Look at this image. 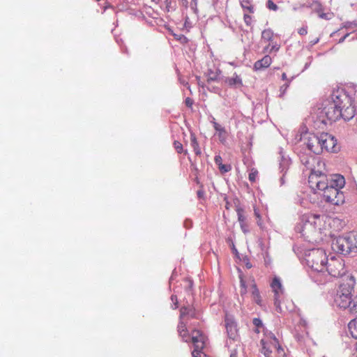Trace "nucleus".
<instances>
[{
	"instance_id": "nucleus-46",
	"label": "nucleus",
	"mask_w": 357,
	"mask_h": 357,
	"mask_svg": "<svg viewBox=\"0 0 357 357\" xmlns=\"http://www.w3.org/2000/svg\"><path fill=\"white\" fill-rule=\"evenodd\" d=\"M298 33L301 36L306 35L307 33V26H303L298 30Z\"/></svg>"
},
{
	"instance_id": "nucleus-62",
	"label": "nucleus",
	"mask_w": 357,
	"mask_h": 357,
	"mask_svg": "<svg viewBox=\"0 0 357 357\" xmlns=\"http://www.w3.org/2000/svg\"><path fill=\"white\" fill-rule=\"evenodd\" d=\"M269 47H270V45H268L266 47H265L264 48L263 52H264V53L267 52L268 51Z\"/></svg>"
},
{
	"instance_id": "nucleus-39",
	"label": "nucleus",
	"mask_w": 357,
	"mask_h": 357,
	"mask_svg": "<svg viewBox=\"0 0 357 357\" xmlns=\"http://www.w3.org/2000/svg\"><path fill=\"white\" fill-rule=\"evenodd\" d=\"M182 44H185L188 42V39L184 35H180L178 38H176Z\"/></svg>"
},
{
	"instance_id": "nucleus-10",
	"label": "nucleus",
	"mask_w": 357,
	"mask_h": 357,
	"mask_svg": "<svg viewBox=\"0 0 357 357\" xmlns=\"http://www.w3.org/2000/svg\"><path fill=\"white\" fill-rule=\"evenodd\" d=\"M271 287L274 292V305L276 310L279 312L282 311L280 307V296L283 294L284 289L282 287L280 280L278 277H275L271 284Z\"/></svg>"
},
{
	"instance_id": "nucleus-61",
	"label": "nucleus",
	"mask_w": 357,
	"mask_h": 357,
	"mask_svg": "<svg viewBox=\"0 0 357 357\" xmlns=\"http://www.w3.org/2000/svg\"><path fill=\"white\" fill-rule=\"evenodd\" d=\"M247 292L246 288L242 289L241 288V295L243 296Z\"/></svg>"
},
{
	"instance_id": "nucleus-6",
	"label": "nucleus",
	"mask_w": 357,
	"mask_h": 357,
	"mask_svg": "<svg viewBox=\"0 0 357 357\" xmlns=\"http://www.w3.org/2000/svg\"><path fill=\"white\" fill-rule=\"evenodd\" d=\"M298 156L302 165L306 169L311 172L309 176V182L314 183V181L319 178V172H321L314 169V164L319 161V158H316L312 153H306V150L301 151Z\"/></svg>"
},
{
	"instance_id": "nucleus-50",
	"label": "nucleus",
	"mask_w": 357,
	"mask_h": 357,
	"mask_svg": "<svg viewBox=\"0 0 357 357\" xmlns=\"http://www.w3.org/2000/svg\"><path fill=\"white\" fill-rule=\"evenodd\" d=\"M279 49H280V45H278V44L273 45L271 48L269 50V52L271 53L273 51L278 52L279 50Z\"/></svg>"
},
{
	"instance_id": "nucleus-31",
	"label": "nucleus",
	"mask_w": 357,
	"mask_h": 357,
	"mask_svg": "<svg viewBox=\"0 0 357 357\" xmlns=\"http://www.w3.org/2000/svg\"><path fill=\"white\" fill-rule=\"evenodd\" d=\"M213 127L214 129L219 132L220 137L221 136L222 133L225 132V129L216 122H213Z\"/></svg>"
},
{
	"instance_id": "nucleus-30",
	"label": "nucleus",
	"mask_w": 357,
	"mask_h": 357,
	"mask_svg": "<svg viewBox=\"0 0 357 357\" xmlns=\"http://www.w3.org/2000/svg\"><path fill=\"white\" fill-rule=\"evenodd\" d=\"M218 169L222 174H225L231 169V167L228 164H222L218 167Z\"/></svg>"
},
{
	"instance_id": "nucleus-59",
	"label": "nucleus",
	"mask_w": 357,
	"mask_h": 357,
	"mask_svg": "<svg viewBox=\"0 0 357 357\" xmlns=\"http://www.w3.org/2000/svg\"><path fill=\"white\" fill-rule=\"evenodd\" d=\"M247 225H245V223H243V227H241L242 231H243V233H247L248 232V229L247 228Z\"/></svg>"
},
{
	"instance_id": "nucleus-29",
	"label": "nucleus",
	"mask_w": 357,
	"mask_h": 357,
	"mask_svg": "<svg viewBox=\"0 0 357 357\" xmlns=\"http://www.w3.org/2000/svg\"><path fill=\"white\" fill-rule=\"evenodd\" d=\"M241 4L243 9L248 10L251 13H254V8L251 5H250L249 0H243Z\"/></svg>"
},
{
	"instance_id": "nucleus-12",
	"label": "nucleus",
	"mask_w": 357,
	"mask_h": 357,
	"mask_svg": "<svg viewBox=\"0 0 357 357\" xmlns=\"http://www.w3.org/2000/svg\"><path fill=\"white\" fill-rule=\"evenodd\" d=\"M325 181L328 183V187H335V188L342 189L345 185V179L341 174L330 175L328 178L325 175Z\"/></svg>"
},
{
	"instance_id": "nucleus-45",
	"label": "nucleus",
	"mask_w": 357,
	"mask_h": 357,
	"mask_svg": "<svg viewBox=\"0 0 357 357\" xmlns=\"http://www.w3.org/2000/svg\"><path fill=\"white\" fill-rule=\"evenodd\" d=\"M183 225L186 229H190L192 226V222L190 220L187 219L184 221Z\"/></svg>"
},
{
	"instance_id": "nucleus-54",
	"label": "nucleus",
	"mask_w": 357,
	"mask_h": 357,
	"mask_svg": "<svg viewBox=\"0 0 357 357\" xmlns=\"http://www.w3.org/2000/svg\"><path fill=\"white\" fill-rule=\"evenodd\" d=\"M193 282L192 280H188V286L185 288L187 291H190L192 288Z\"/></svg>"
},
{
	"instance_id": "nucleus-22",
	"label": "nucleus",
	"mask_w": 357,
	"mask_h": 357,
	"mask_svg": "<svg viewBox=\"0 0 357 357\" xmlns=\"http://www.w3.org/2000/svg\"><path fill=\"white\" fill-rule=\"evenodd\" d=\"M178 332L179 335L182 337L183 340L184 342H188V337L185 338L187 337L186 334V324L184 323L183 319L179 320V323L178 325Z\"/></svg>"
},
{
	"instance_id": "nucleus-11",
	"label": "nucleus",
	"mask_w": 357,
	"mask_h": 357,
	"mask_svg": "<svg viewBox=\"0 0 357 357\" xmlns=\"http://www.w3.org/2000/svg\"><path fill=\"white\" fill-rule=\"evenodd\" d=\"M355 114H357V106H351V101L349 103L344 102L341 107V116L344 121H349Z\"/></svg>"
},
{
	"instance_id": "nucleus-32",
	"label": "nucleus",
	"mask_w": 357,
	"mask_h": 357,
	"mask_svg": "<svg viewBox=\"0 0 357 357\" xmlns=\"http://www.w3.org/2000/svg\"><path fill=\"white\" fill-rule=\"evenodd\" d=\"M266 7L269 10H272L274 11H276L278 9V6L272 1V0H268L266 2Z\"/></svg>"
},
{
	"instance_id": "nucleus-16",
	"label": "nucleus",
	"mask_w": 357,
	"mask_h": 357,
	"mask_svg": "<svg viewBox=\"0 0 357 357\" xmlns=\"http://www.w3.org/2000/svg\"><path fill=\"white\" fill-rule=\"evenodd\" d=\"M272 63V59L269 55H265L261 59L257 61L254 64V70L256 71L267 68Z\"/></svg>"
},
{
	"instance_id": "nucleus-55",
	"label": "nucleus",
	"mask_w": 357,
	"mask_h": 357,
	"mask_svg": "<svg viewBox=\"0 0 357 357\" xmlns=\"http://www.w3.org/2000/svg\"><path fill=\"white\" fill-rule=\"evenodd\" d=\"M231 248L232 252L234 254H235L236 255L238 254V252L237 249L236 248L233 242H231Z\"/></svg>"
},
{
	"instance_id": "nucleus-37",
	"label": "nucleus",
	"mask_w": 357,
	"mask_h": 357,
	"mask_svg": "<svg viewBox=\"0 0 357 357\" xmlns=\"http://www.w3.org/2000/svg\"><path fill=\"white\" fill-rule=\"evenodd\" d=\"M252 324L257 327L260 328L263 326V323L261 319L259 318H254L252 319Z\"/></svg>"
},
{
	"instance_id": "nucleus-44",
	"label": "nucleus",
	"mask_w": 357,
	"mask_h": 357,
	"mask_svg": "<svg viewBox=\"0 0 357 357\" xmlns=\"http://www.w3.org/2000/svg\"><path fill=\"white\" fill-rule=\"evenodd\" d=\"M314 5L316 6V8L321 6L320 3L319 1H313L312 3H310V2H307V3L306 4V6L309 7V8H311Z\"/></svg>"
},
{
	"instance_id": "nucleus-33",
	"label": "nucleus",
	"mask_w": 357,
	"mask_h": 357,
	"mask_svg": "<svg viewBox=\"0 0 357 357\" xmlns=\"http://www.w3.org/2000/svg\"><path fill=\"white\" fill-rule=\"evenodd\" d=\"M174 146L178 153H181L183 151V145L178 141H174Z\"/></svg>"
},
{
	"instance_id": "nucleus-13",
	"label": "nucleus",
	"mask_w": 357,
	"mask_h": 357,
	"mask_svg": "<svg viewBox=\"0 0 357 357\" xmlns=\"http://www.w3.org/2000/svg\"><path fill=\"white\" fill-rule=\"evenodd\" d=\"M191 340L194 347L204 349L207 338L200 331L195 329L192 332Z\"/></svg>"
},
{
	"instance_id": "nucleus-43",
	"label": "nucleus",
	"mask_w": 357,
	"mask_h": 357,
	"mask_svg": "<svg viewBox=\"0 0 357 357\" xmlns=\"http://www.w3.org/2000/svg\"><path fill=\"white\" fill-rule=\"evenodd\" d=\"M207 89L208 91H212L215 93H220V89L218 86H211V87L208 86Z\"/></svg>"
},
{
	"instance_id": "nucleus-27",
	"label": "nucleus",
	"mask_w": 357,
	"mask_h": 357,
	"mask_svg": "<svg viewBox=\"0 0 357 357\" xmlns=\"http://www.w3.org/2000/svg\"><path fill=\"white\" fill-rule=\"evenodd\" d=\"M236 212L240 226L241 227H243V223H245L246 219L245 216L243 215V209L238 208Z\"/></svg>"
},
{
	"instance_id": "nucleus-8",
	"label": "nucleus",
	"mask_w": 357,
	"mask_h": 357,
	"mask_svg": "<svg viewBox=\"0 0 357 357\" xmlns=\"http://www.w3.org/2000/svg\"><path fill=\"white\" fill-rule=\"evenodd\" d=\"M303 144L305 145L307 150L313 154L319 155L322 153L321 146V134L319 135L315 134L304 135L302 137Z\"/></svg>"
},
{
	"instance_id": "nucleus-17",
	"label": "nucleus",
	"mask_w": 357,
	"mask_h": 357,
	"mask_svg": "<svg viewBox=\"0 0 357 357\" xmlns=\"http://www.w3.org/2000/svg\"><path fill=\"white\" fill-rule=\"evenodd\" d=\"M225 82L231 87L238 88L243 85L242 79L236 73L233 77H226Z\"/></svg>"
},
{
	"instance_id": "nucleus-19",
	"label": "nucleus",
	"mask_w": 357,
	"mask_h": 357,
	"mask_svg": "<svg viewBox=\"0 0 357 357\" xmlns=\"http://www.w3.org/2000/svg\"><path fill=\"white\" fill-rule=\"evenodd\" d=\"M252 296L254 301L257 305H261L262 301H261V298L260 296V293L257 287V284L255 282H253L252 284Z\"/></svg>"
},
{
	"instance_id": "nucleus-64",
	"label": "nucleus",
	"mask_w": 357,
	"mask_h": 357,
	"mask_svg": "<svg viewBox=\"0 0 357 357\" xmlns=\"http://www.w3.org/2000/svg\"><path fill=\"white\" fill-rule=\"evenodd\" d=\"M245 266H246L247 268L249 269V268H251L252 266V264L250 262H247L245 264Z\"/></svg>"
},
{
	"instance_id": "nucleus-20",
	"label": "nucleus",
	"mask_w": 357,
	"mask_h": 357,
	"mask_svg": "<svg viewBox=\"0 0 357 357\" xmlns=\"http://www.w3.org/2000/svg\"><path fill=\"white\" fill-rule=\"evenodd\" d=\"M190 144L192 147L193 148L195 155H200L202 154V151L199 146L196 136L194 133L190 134Z\"/></svg>"
},
{
	"instance_id": "nucleus-5",
	"label": "nucleus",
	"mask_w": 357,
	"mask_h": 357,
	"mask_svg": "<svg viewBox=\"0 0 357 357\" xmlns=\"http://www.w3.org/2000/svg\"><path fill=\"white\" fill-rule=\"evenodd\" d=\"M306 263L309 267L317 272H324L328 257L323 249H312L306 257Z\"/></svg>"
},
{
	"instance_id": "nucleus-40",
	"label": "nucleus",
	"mask_w": 357,
	"mask_h": 357,
	"mask_svg": "<svg viewBox=\"0 0 357 357\" xmlns=\"http://www.w3.org/2000/svg\"><path fill=\"white\" fill-rule=\"evenodd\" d=\"M214 160H215V164L218 165V167H219L220 165H221L222 164V159L220 155H215Z\"/></svg>"
},
{
	"instance_id": "nucleus-23",
	"label": "nucleus",
	"mask_w": 357,
	"mask_h": 357,
	"mask_svg": "<svg viewBox=\"0 0 357 357\" xmlns=\"http://www.w3.org/2000/svg\"><path fill=\"white\" fill-rule=\"evenodd\" d=\"M273 31L271 29H264L261 33V40L271 42L273 38Z\"/></svg>"
},
{
	"instance_id": "nucleus-28",
	"label": "nucleus",
	"mask_w": 357,
	"mask_h": 357,
	"mask_svg": "<svg viewBox=\"0 0 357 357\" xmlns=\"http://www.w3.org/2000/svg\"><path fill=\"white\" fill-rule=\"evenodd\" d=\"M190 306H183L180 309L179 319H183L186 316H188Z\"/></svg>"
},
{
	"instance_id": "nucleus-38",
	"label": "nucleus",
	"mask_w": 357,
	"mask_h": 357,
	"mask_svg": "<svg viewBox=\"0 0 357 357\" xmlns=\"http://www.w3.org/2000/svg\"><path fill=\"white\" fill-rule=\"evenodd\" d=\"M171 300H172V301L174 303V307H172L173 309L178 308V302L177 296L176 295L172 294L171 296Z\"/></svg>"
},
{
	"instance_id": "nucleus-36",
	"label": "nucleus",
	"mask_w": 357,
	"mask_h": 357,
	"mask_svg": "<svg viewBox=\"0 0 357 357\" xmlns=\"http://www.w3.org/2000/svg\"><path fill=\"white\" fill-rule=\"evenodd\" d=\"M203 349H197L196 347H194V350L192 352V355L193 357H202V350Z\"/></svg>"
},
{
	"instance_id": "nucleus-14",
	"label": "nucleus",
	"mask_w": 357,
	"mask_h": 357,
	"mask_svg": "<svg viewBox=\"0 0 357 357\" xmlns=\"http://www.w3.org/2000/svg\"><path fill=\"white\" fill-rule=\"evenodd\" d=\"M225 322L228 337L234 340L237 333L236 324L234 319L231 317L227 316Z\"/></svg>"
},
{
	"instance_id": "nucleus-7",
	"label": "nucleus",
	"mask_w": 357,
	"mask_h": 357,
	"mask_svg": "<svg viewBox=\"0 0 357 357\" xmlns=\"http://www.w3.org/2000/svg\"><path fill=\"white\" fill-rule=\"evenodd\" d=\"M325 270L332 277L338 278L343 276L346 272L344 260L335 257H331L330 259H328Z\"/></svg>"
},
{
	"instance_id": "nucleus-57",
	"label": "nucleus",
	"mask_w": 357,
	"mask_h": 357,
	"mask_svg": "<svg viewBox=\"0 0 357 357\" xmlns=\"http://www.w3.org/2000/svg\"><path fill=\"white\" fill-rule=\"evenodd\" d=\"M319 41V38H317L312 40L310 41V44L312 46L316 45L317 43H318Z\"/></svg>"
},
{
	"instance_id": "nucleus-9",
	"label": "nucleus",
	"mask_w": 357,
	"mask_h": 357,
	"mask_svg": "<svg viewBox=\"0 0 357 357\" xmlns=\"http://www.w3.org/2000/svg\"><path fill=\"white\" fill-rule=\"evenodd\" d=\"M321 142L322 151L326 150L327 152L337 153L340 150L337 139L328 133H321Z\"/></svg>"
},
{
	"instance_id": "nucleus-52",
	"label": "nucleus",
	"mask_w": 357,
	"mask_h": 357,
	"mask_svg": "<svg viewBox=\"0 0 357 357\" xmlns=\"http://www.w3.org/2000/svg\"><path fill=\"white\" fill-rule=\"evenodd\" d=\"M343 27L345 28V29H351L353 27L352 26V22H346L344 25H343Z\"/></svg>"
},
{
	"instance_id": "nucleus-41",
	"label": "nucleus",
	"mask_w": 357,
	"mask_h": 357,
	"mask_svg": "<svg viewBox=\"0 0 357 357\" xmlns=\"http://www.w3.org/2000/svg\"><path fill=\"white\" fill-rule=\"evenodd\" d=\"M257 171H255V172H252L249 174V180L251 181V182H254L255 181V179H256V176H257Z\"/></svg>"
},
{
	"instance_id": "nucleus-53",
	"label": "nucleus",
	"mask_w": 357,
	"mask_h": 357,
	"mask_svg": "<svg viewBox=\"0 0 357 357\" xmlns=\"http://www.w3.org/2000/svg\"><path fill=\"white\" fill-rule=\"evenodd\" d=\"M350 35L349 33H346L344 36H342L338 41V43H342L346 38Z\"/></svg>"
},
{
	"instance_id": "nucleus-47",
	"label": "nucleus",
	"mask_w": 357,
	"mask_h": 357,
	"mask_svg": "<svg viewBox=\"0 0 357 357\" xmlns=\"http://www.w3.org/2000/svg\"><path fill=\"white\" fill-rule=\"evenodd\" d=\"M185 104L187 107H191L193 104V100L190 98H186L185 100Z\"/></svg>"
},
{
	"instance_id": "nucleus-24",
	"label": "nucleus",
	"mask_w": 357,
	"mask_h": 357,
	"mask_svg": "<svg viewBox=\"0 0 357 357\" xmlns=\"http://www.w3.org/2000/svg\"><path fill=\"white\" fill-rule=\"evenodd\" d=\"M347 311L357 318V296L354 297L353 301L351 302V305H349V307L347 309Z\"/></svg>"
},
{
	"instance_id": "nucleus-34",
	"label": "nucleus",
	"mask_w": 357,
	"mask_h": 357,
	"mask_svg": "<svg viewBox=\"0 0 357 357\" xmlns=\"http://www.w3.org/2000/svg\"><path fill=\"white\" fill-rule=\"evenodd\" d=\"M190 6L195 14L198 13L197 0H191Z\"/></svg>"
},
{
	"instance_id": "nucleus-42",
	"label": "nucleus",
	"mask_w": 357,
	"mask_h": 357,
	"mask_svg": "<svg viewBox=\"0 0 357 357\" xmlns=\"http://www.w3.org/2000/svg\"><path fill=\"white\" fill-rule=\"evenodd\" d=\"M244 22L245 23L249 26L251 24V20H252V17L250 15H248V14H245L244 15Z\"/></svg>"
},
{
	"instance_id": "nucleus-26",
	"label": "nucleus",
	"mask_w": 357,
	"mask_h": 357,
	"mask_svg": "<svg viewBox=\"0 0 357 357\" xmlns=\"http://www.w3.org/2000/svg\"><path fill=\"white\" fill-rule=\"evenodd\" d=\"M260 343L261 344V352L264 355L265 357H270L272 351L266 347V343L264 340H261L260 341Z\"/></svg>"
},
{
	"instance_id": "nucleus-48",
	"label": "nucleus",
	"mask_w": 357,
	"mask_h": 357,
	"mask_svg": "<svg viewBox=\"0 0 357 357\" xmlns=\"http://www.w3.org/2000/svg\"><path fill=\"white\" fill-rule=\"evenodd\" d=\"M288 86H289V84L287 83L280 87V91H281L280 95V97H282L283 96V94L284 93V92H285L286 89L288 88Z\"/></svg>"
},
{
	"instance_id": "nucleus-3",
	"label": "nucleus",
	"mask_w": 357,
	"mask_h": 357,
	"mask_svg": "<svg viewBox=\"0 0 357 357\" xmlns=\"http://www.w3.org/2000/svg\"><path fill=\"white\" fill-rule=\"evenodd\" d=\"M355 284L356 280L354 276L348 275L346 277L345 282L340 285L334 298V305L337 307L347 310L354 298L352 292Z\"/></svg>"
},
{
	"instance_id": "nucleus-25",
	"label": "nucleus",
	"mask_w": 357,
	"mask_h": 357,
	"mask_svg": "<svg viewBox=\"0 0 357 357\" xmlns=\"http://www.w3.org/2000/svg\"><path fill=\"white\" fill-rule=\"evenodd\" d=\"M320 217L319 215H314L313 217H312V219L313 220H315V219H317ZM314 223L315 224V221L313 220V221H311V220H307V222H305L303 226L302 227V230L300 231V232L302 234V236H305V230L307 229V227H311L312 226V224Z\"/></svg>"
},
{
	"instance_id": "nucleus-49",
	"label": "nucleus",
	"mask_w": 357,
	"mask_h": 357,
	"mask_svg": "<svg viewBox=\"0 0 357 357\" xmlns=\"http://www.w3.org/2000/svg\"><path fill=\"white\" fill-rule=\"evenodd\" d=\"M197 195L198 198L204 199V195H205V192L203 190L200 189L197 192Z\"/></svg>"
},
{
	"instance_id": "nucleus-4",
	"label": "nucleus",
	"mask_w": 357,
	"mask_h": 357,
	"mask_svg": "<svg viewBox=\"0 0 357 357\" xmlns=\"http://www.w3.org/2000/svg\"><path fill=\"white\" fill-rule=\"evenodd\" d=\"M317 188L324 192L323 196L326 202L334 205H340L344 202V195L341 189L335 187H328V183L325 181V175L319 172V178L314 181Z\"/></svg>"
},
{
	"instance_id": "nucleus-35",
	"label": "nucleus",
	"mask_w": 357,
	"mask_h": 357,
	"mask_svg": "<svg viewBox=\"0 0 357 357\" xmlns=\"http://www.w3.org/2000/svg\"><path fill=\"white\" fill-rule=\"evenodd\" d=\"M188 317H189L190 318L198 319V315H197V312L195 308H193L192 307H190V310H189Z\"/></svg>"
},
{
	"instance_id": "nucleus-60",
	"label": "nucleus",
	"mask_w": 357,
	"mask_h": 357,
	"mask_svg": "<svg viewBox=\"0 0 357 357\" xmlns=\"http://www.w3.org/2000/svg\"><path fill=\"white\" fill-rule=\"evenodd\" d=\"M270 337H271V338H272L274 340V342L275 343L278 342V339L276 338V337L275 336V335L273 333H271Z\"/></svg>"
},
{
	"instance_id": "nucleus-58",
	"label": "nucleus",
	"mask_w": 357,
	"mask_h": 357,
	"mask_svg": "<svg viewBox=\"0 0 357 357\" xmlns=\"http://www.w3.org/2000/svg\"><path fill=\"white\" fill-rule=\"evenodd\" d=\"M282 176H281L280 179V185H282L284 184V174L285 173L284 172H282Z\"/></svg>"
},
{
	"instance_id": "nucleus-63",
	"label": "nucleus",
	"mask_w": 357,
	"mask_h": 357,
	"mask_svg": "<svg viewBox=\"0 0 357 357\" xmlns=\"http://www.w3.org/2000/svg\"><path fill=\"white\" fill-rule=\"evenodd\" d=\"M188 20H189V18H188V17H187V16H186V17H185V26H189V22H188Z\"/></svg>"
},
{
	"instance_id": "nucleus-15",
	"label": "nucleus",
	"mask_w": 357,
	"mask_h": 357,
	"mask_svg": "<svg viewBox=\"0 0 357 357\" xmlns=\"http://www.w3.org/2000/svg\"><path fill=\"white\" fill-rule=\"evenodd\" d=\"M280 172L286 173L291 164V160L288 156H286L282 148H280Z\"/></svg>"
},
{
	"instance_id": "nucleus-21",
	"label": "nucleus",
	"mask_w": 357,
	"mask_h": 357,
	"mask_svg": "<svg viewBox=\"0 0 357 357\" xmlns=\"http://www.w3.org/2000/svg\"><path fill=\"white\" fill-rule=\"evenodd\" d=\"M349 331L354 339H357V318L353 319L348 324Z\"/></svg>"
},
{
	"instance_id": "nucleus-18",
	"label": "nucleus",
	"mask_w": 357,
	"mask_h": 357,
	"mask_svg": "<svg viewBox=\"0 0 357 357\" xmlns=\"http://www.w3.org/2000/svg\"><path fill=\"white\" fill-rule=\"evenodd\" d=\"M220 73L221 70L220 69H217L215 71H213L212 69H208L206 73L207 82L210 83L211 82L218 81Z\"/></svg>"
},
{
	"instance_id": "nucleus-1",
	"label": "nucleus",
	"mask_w": 357,
	"mask_h": 357,
	"mask_svg": "<svg viewBox=\"0 0 357 357\" xmlns=\"http://www.w3.org/2000/svg\"><path fill=\"white\" fill-rule=\"evenodd\" d=\"M349 103L350 97L344 89L334 90L330 99L323 101L320 106L313 109L310 119L315 128L324 129L328 124H331L340 119L342 105Z\"/></svg>"
},
{
	"instance_id": "nucleus-56",
	"label": "nucleus",
	"mask_w": 357,
	"mask_h": 357,
	"mask_svg": "<svg viewBox=\"0 0 357 357\" xmlns=\"http://www.w3.org/2000/svg\"><path fill=\"white\" fill-rule=\"evenodd\" d=\"M240 283H241V288H242V289L246 288L245 282L243 280V279L242 278H241Z\"/></svg>"
},
{
	"instance_id": "nucleus-2",
	"label": "nucleus",
	"mask_w": 357,
	"mask_h": 357,
	"mask_svg": "<svg viewBox=\"0 0 357 357\" xmlns=\"http://www.w3.org/2000/svg\"><path fill=\"white\" fill-rule=\"evenodd\" d=\"M332 249L342 255L355 256L357 254V233L351 231L335 238Z\"/></svg>"
},
{
	"instance_id": "nucleus-51",
	"label": "nucleus",
	"mask_w": 357,
	"mask_h": 357,
	"mask_svg": "<svg viewBox=\"0 0 357 357\" xmlns=\"http://www.w3.org/2000/svg\"><path fill=\"white\" fill-rule=\"evenodd\" d=\"M179 3L182 6L185 7V8H187L188 6V0H179Z\"/></svg>"
}]
</instances>
